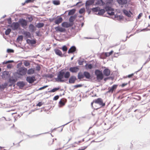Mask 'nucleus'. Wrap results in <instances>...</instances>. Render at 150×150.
<instances>
[{"label":"nucleus","instance_id":"f257e3e1","mask_svg":"<svg viewBox=\"0 0 150 150\" xmlns=\"http://www.w3.org/2000/svg\"><path fill=\"white\" fill-rule=\"evenodd\" d=\"M70 76L69 71H66L64 69L60 71L57 74V77L55 78L56 81L58 82H65L64 79H67Z\"/></svg>","mask_w":150,"mask_h":150},{"label":"nucleus","instance_id":"f03ea898","mask_svg":"<svg viewBox=\"0 0 150 150\" xmlns=\"http://www.w3.org/2000/svg\"><path fill=\"white\" fill-rule=\"evenodd\" d=\"M95 74L96 76L98 81H100L102 80L104 77L102 71L98 69H96L95 71Z\"/></svg>","mask_w":150,"mask_h":150},{"label":"nucleus","instance_id":"7ed1b4c3","mask_svg":"<svg viewBox=\"0 0 150 150\" xmlns=\"http://www.w3.org/2000/svg\"><path fill=\"white\" fill-rule=\"evenodd\" d=\"M27 69L23 67H21L17 71V74L19 75L23 76L25 75L27 73Z\"/></svg>","mask_w":150,"mask_h":150},{"label":"nucleus","instance_id":"20e7f679","mask_svg":"<svg viewBox=\"0 0 150 150\" xmlns=\"http://www.w3.org/2000/svg\"><path fill=\"white\" fill-rule=\"evenodd\" d=\"M8 26L11 27L13 30H17L19 27V23L18 22H13L11 25H8Z\"/></svg>","mask_w":150,"mask_h":150},{"label":"nucleus","instance_id":"39448f33","mask_svg":"<svg viewBox=\"0 0 150 150\" xmlns=\"http://www.w3.org/2000/svg\"><path fill=\"white\" fill-rule=\"evenodd\" d=\"M93 102L100 105L101 107H103L105 105V103L103 102V100L100 98H98L97 99L94 100Z\"/></svg>","mask_w":150,"mask_h":150},{"label":"nucleus","instance_id":"423d86ee","mask_svg":"<svg viewBox=\"0 0 150 150\" xmlns=\"http://www.w3.org/2000/svg\"><path fill=\"white\" fill-rule=\"evenodd\" d=\"M18 22L23 28H24L27 25V21L23 18L20 19Z\"/></svg>","mask_w":150,"mask_h":150},{"label":"nucleus","instance_id":"0eeeda50","mask_svg":"<svg viewBox=\"0 0 150 150\" xmlns=\"http://www.w3.org/2000/svg\"><path fill=\"white\" fill-rule=\"evenodd\" d=\"M26 81L30 83H32L35 81V76H27L26 78Z\"/></svg>","mask_w":150,"mask_h":150},{"label":"nucleus","instance_id":"6e6552de","mask_svg":"<svg viewBox=\"0 0 150 150\" xmlns=\"http://www.w3.org/2000/svg\"><path fill=\"white\" fill-rule=\"evenodd\" d=\"M117 85H114L111 87H109L108 88V91L107 92V93H112L116 89Z\"/></svg>","mask_w":150,"mask_h":150},{"label":"nucleus","instance_id":"1a4fd4ad","mask_svg":"<svg viewBox=\"0 0 150 150\" xmlns=\"http://www.w3.org/2000/svg\"><path fill=\"white\" fill-rule=\"evenodd\" d=\"M62 26L65 28H68L71 27L73 26V24L70 23H68L67 22H64L62 23Z\"/></svg>","mask_w":150,"mask_h":150},{"label":"nucleus","instance_id":"9d476101","mask_svg":"<svg viewBox=\"0 0 150 150\" xmlns=\"http://www.w3.org/2000/svg\"><path fill=\"white\" fill-rule=\"evenodd\" d=\"M76 80L77 78L75 76H72L69 79V83L70 84L74 83Z\"/></svg>","mask_w":150,"mask_h":150},{"label":"nucleus","instance_id":"9b49d317","mask_svg":"<svg viewBox=\"0 0 150 150\" xmlns=\"http://www.w3.org/2000/svg\"><path fill=\"white\" fill-rule=\"evenodd\" d=\"M17 80V78L13 76L11 77L10 76V77H9L8 82L10 83L14 84Z\"/></svg>","mask_w":150,"mask_h":150},{"label":"nucleus","instance_id":"f8f14e48","mask_svg":"<svg viewBox=\"0 0 150 150\" xmlns=\"http://www.w3.org/2000/svg\"><path fill=\"white\" fill-rule=\"evenodd\" d=\"M95 0H88L86 1V8H87L89 7V6L93 4L94 3Z\"/></svg>","mask_w":150,"mask_h":150},{"label":"nucleus","instance_id":"ddd939ff","mask_svg":"<svg viewBox=\"0 0 150 150\" xmlns=\"http://www.w3.org/2000/svg\"><path fill=\"white\" fill-rule=\"evenodd\" d=\"M79 68L77 66L71 67L69 69L70 71L72 73H76L79 70Z\"/></svg>","mask_w":150,"mask_h":150},{"label":"nucleus","instance_id":"4468645a","mask_svg":"<svg viewBox=\"0 0 150 150\" xmlns=\"http://www.w3.org/2000/svg\"><path fill=\"white\" fill-rule=\"evenodd\" d=\"M103 74L106 76H108L110 74V70L108 68H105L103 71Z\"/></svg>","mask_w":150,"mask_h":150},{"label":"nucleus","instance_id":"2eb2a0df","mask_svg":"<svg viewBox=\"0 0 150 150\" xmlns=\"http://www.w3.org/2000/svg\"><path fill=\"white\" fill-rule=\"evenodd\" d=\"M55 29L57 31L60 32L62 33H64L66 31V29L64 28L60 27L59 26L55 28Z\"/></svg>","mask_w":150,"mask_h":150},{"label":"nucleus","instance_id":"dca6fc26","mask_svg":"<svg viewBox=\"0 0 150 150\" xmlns=\"http://www.w3.org/2000/svg\"><path fill=\"white\" fill-rule=\"evenodd\" d=\"M16 85L20 88H22L25 86V84L23 81H20L17 83Z\"/></svg>","mask_w":150,"mask_h":150},{"label":"nucleus","instance_id":"f3484780","mask_svg":"<svg viewBox=\"0 0 150 150\" xmlns=\"http://www.w3.org/2000/svg\"><path fill=\"white\" fill-rule=\"evenodd\" d=\"M29 31L31 33L34 32L36 30V28L33 24H31L29 26Z\"/></svg>","mask_w":150,"mask_h":150},{"label":"nucleus","instance_id":"a211bd4d","mask_svg":"<svg viewBox=\"0 0 150 150\" xmlns=\"http://www.w3.org/2000/svg\"><path fill=\"white\" fill-rule=\"evenodd\" d=\"M54 51L55 54L59 56L62 57L63 56L64 54H62V52L59 50L57 49H55Z\"/></svg>","mask_w":150,"mask_h":150},{"label":"nucleus","instance_id":"6ab92c4d","mask_svg":"<svg viewBox=\"0 0 150 150\" xmlns=\"http://www.w3.org/2000/svg\"><path fill=\"white\" fill-rule=\"evenodd\" d=\"M123 12L126 16L129 17H131V14H132V13L131 11H128L125 9L123 10Z\"/></svg>","mask_w":150,"mask_h":150},{"label":"nucleus","instance_id":"aec40b11","mask_svg":"<svg viewBox=\"0 0 150 150\" xmlns=\"http://www.w3.org/2000/svg\"><path fill=\"white\" fill-rule=\"evenodd\" d=\"M76 50V47L74 46H72L69 50L68 52V53L69 54L72 53L74 52H75Z\"/></svg>","mask_w":150,"mask_h":150},{"label":"nucleus","instance_id":"412c9836","mask_svg":"<svg viewBox=\"0 0 150 150\" xmlns=\"http://www.w3.org/2000/svg\"><path fill=\"white\" fill-rule=\"evenodd\" d=\"M23 34L26 38H32L30 32L28 31H23Z\"/></svg>","mask_w":150,"mask_h":150},{"label":"nucleus","instance_id":"4be33fe9","mask_svg":"<svg viewBox=\"0 0 150 150\" xmlns=\"http://www.w3.org/2000/svg\"><path fill=\"white\" fill-rule=\"evenodd\" d=\"M83 76L87 79H90L91 76L90 74L88 71H85L83 72Z\"/></svg>","mask_w":150,"mask_h":150},{"label":"nucleus","instance_id":"5701e85b","mask_svg":"<svg viewBox=\"0 0 150 150\" xmlns=\"http://www.w3.org/2000/svg\"><path fill=\"white\" fill-rule=\"evenodd\" d=\"M117 3L120 5H124L127 3V0H117Z\"/></svg>","mask_w":150,"mask_h":150},{"label":"nucleus","instance_id":"b1692460","mask_svg":"<svg viewBox=\"0 0 150 150\" xmlns=\"http://www.w3.org/2000/svg\"><path fill=\"white\" fill-rule=\"evenodd\" d=\"M105 10L104 9H99L97 13L96 14L98 16H101L103 15L105 12Z\"/></svg>","mask_w":150,"mask_h":150},{"label":"nucleus","instance_id":"393cba45","mask_svg":"<svg viewBox=\"0 0 150 150\" xmlns=\"http://www.w3.org/2000/svg\"><path fill=\"white\" fill-rule=\"evenodd\" d=\"M26 41L27 43L28 44H30L31 45L35 44L36 42V40L35 39L31 40L29 39H27Z\"/></svg>","mask_w":150,"mask_h":150},{"label":"nucleus","instance_id":"a878e982","mask_svg":"<svg viewBox=\"0 0 150 150\" xmlns=\"http://www.w3.org/2000/svg\"><path fill=\"white\" fill-rule=\"evenodd\" d=\"M105 3L103 1V0H98L95 3L96 5H99L100 6H103L105 5Z\"/></svg>","mask_w":150,"mask_h":150},{"label":"nucleus","instance_id":"bb28decb","mask_svg":"<svg viewBox=\"0 0 150 150\" xmlns=\"http://www.w3.org/2000/svg\"><path fill=\"white\" fill-rule=\"evenodd\" d=\"M3 77H9L10 76V73L9 71H4L2 73Z\"/></svg>","mask_w":150,"mask_h":150},{"label":"nucleus","instance_id":"cd10ccee","mask_svg":"<svg viewBox=\"0 0 150 150\" xmlns=\"http://www.w3.org/2000/svg\"><path fill=\"white\" fill-rule=\"evenodd\" d=\"M63 21V19L61 17H59L57 19H56L54 21L56 24H59L61 23Z\"/></svg>","mask_w":150,"mask_h":150},{"label":"nucleus","instance_id":"c85d7f7f","mask_svg":"<svg viewBox=\"0 0 150 150\" xmlns=\"http://www.w3.org/2000/svg\"><path fill=\"white\" fill-rule=\"evenodd\" d=\"M66 102V99L64 98L62 99L59 102L60 107L65 105Z\"/></svg>","mask_w":150,"mask_h":150},{"label":"nucleus","instance_id":"c756f323","mask_svg":"<svg viewBox=\"0 0 150 150\" xmlns=\"http://www.w3.org/2000/svg\"><path fill=\"white\" fill-rule=\"evenodd\" d=\"M27 73L28 75H31L33 74L35 72V70L33 68H30L28 70H27Z\"/></svg>","mask_w":150,"mask_h":150},{"label":"nucleus","instance_id":"7c9ffc66","mask_svg":"<svg viewBox=\"0 0 150 150\" xmlns=\"http://www.w3.org/2000/svg\"><path fill=\"white\" fill-rule=\"evenodd\" d=\"M47 133V132H45V133H42V134H46ZM41 134H38L34 135H32L31 136H30L29 135H27V134H26L25 135L28 137L29 138H33L37 137Z\"/></svg>","mask_w":150,"mask_h":150},{"label":"nucleus","instance_id":"2f4dec72","mask_svg":"<svg viewBox=\"0 0 150 150\" xmlns=\"http://www.w3.org/2000/svg\"><path fill=\"white\" fill-rule=\"evenodd\" d=\"M76 9H73L69 11L68 15L69 16L72 15L74 14L76 11Z\"/></svg>","mask_w":150,"mask_h":150},{"label":"nucleus","instance_id":"473e14b6","mask_svg":"<svg viewBox=\"0 0 150 150\" xmlns=\"http://www.w3.org/2000/svg\"><path fill=\"white\" fill-rule=\"evenodd\" d=\"M44 24L42 23H39L36 25L35 26L38 28H41L44 26Z\"/></svg>","mask_w":150,"mask_h":150},{"label":"nucleus","instance_id":"72a5a7b5","mask_svg":"<svg viewBox=\"0 0 150 150\" xmlns=\"http://www.w3.org/2000/svg\"><path fill=\"white\" fill-rule=\"evenodd\" d=\"M85 67L86 69H91L93 68V66L91 64H86Z\"/></svg>","mask_w":150,"mask_h":150},{"label":"nucleus","instance_id":"f704fd0d","mask_svg":"<svg viewBox=\"0 0 150 150\" xmlns=\"http://www.w3.org/2000/svg\"><path fill=\"white\" fill-rule=\"evenodd\" d=\"M105 9V10L106 11H107L108 12L113 11V9L110 7L108 6H106L104 8Z\"/></svg>","mask_w":150,"mask_h":150},{"label":"nucleus","instance_id":"c9c22d12","mask_svg":"<svg viewBox=\"0 0 150 150\" xmlns=\"http://www.w3.org/2000/svg\"><path fill=\"white\" fill-rule=\"evenodd\" d=\"M59 87H57L55 88H53L52 89L48 91V93H52V92H54L58 91L59 89Z\"/></svg>","mask_w":150,"mask_h":150},{"label":"nucleus","instance_id":"e433bc0d","mask_svg":"<svg viewBox=\"0 0 150 150\" xmlns=\"http://www.w3.org/2000/svg\"><path fill=\"white\" fill-rule=\"evenodd\" d=\"M7 86L8 83H5L4 84L0 85V88L2 89L3 90H4Z\"/></svg>","mask_w":150,"mask_h":150},{"label":"nucleus","instance_id":"4c0bfd02","mask_svg":"<svg viewBox=\"0 0 150 150\" xmlns=\"http://www.w3.org/2000/svg\"><path fill=\"white\" fill-rule=\"evenodd\" d=\"M23 39V37L22 35H19L17 39H16V40L18 42H19L20 41H22Z\"/></svg>","mask_w":150,"mask_h":150},{"label":"nucleus","instance_id":"58836bf2","mask_svg":"<svg viewBox=\"0 0 150 150\" xmlns=\"http://www.w3.org/2000/svg\"><path fill=\"white\" fill-rule=\"evenodd\" d=\"M53 4L55 5H58L60 4V1L59 0H54L52 1Z\"/></svg>","mask_w":150,"mask_h":150},{"label":"nucleus","instance_id":"ea45409f","mask_svg":"<svg viewBox=\"0 0 150 150\" xmlns=\"http://www.w3.org/2000/svg\"><path fill=\"white\" fill-rule=\"evenodd\" d=\"M84 77L83 74H82L81 72H79L78 74V78L79 79H81L83 78Z\"/></svg>","mask_w":150,"mask_h":150},{"label":"nucleus","instance_id":"a19ab883","mask_svg":"<svg viewBox=\"0 0 150 150\" xmlns=\"http://www.w3.org/2000/svg\"><path fill=\"white\" fill-rule=\"evenodd\" d=\"M100 9V8L99 7H98L93 8H91V10L93 11L96 12H98Z\"/></svg>","mask_w":150,"mask_h":150},{"label":"nucleus","instance_id":"79ce46f5","mask_svg":"<svg viewBox=\"0 0 150 150\" xmlns=\"http://www.w3.org/2000/svg\"><path fill=\"white\" fill-rule=\"evenodd\" d=\"M150 61V57H149V58H148L147 60H146V61L144 63V64H143V65L142 66H143L144 65H145L147 63H148V62H149V61ZM142 67H141V68L139 69L137 71L135 72H139V71L141 70L142 69Z\"/></svg>","mask_w":150,"mask_h":150},{"label":"nucleus","instance_id":"37998d69","mask_svg":"<svg viewBox=\"0 0 150 150\" xmlns=\"http://www.w3.org/2000/svg\"><path fill=\"white\" fill-rule=\"evenodd\" d=\"M113 52V51L112 50L111 51L109 52H105V55L106 57H108L112 54Z\"/></svg>","mask_w":150,"mask_h":150},{"label":"nucleus","instance_id":"c03bdc74","mask_svg":"<svg viewBox=\"0 0 150 150\" xmlns=\"http://www.w3.org/2000/svg\"><path fill=\"white\" fill-rule=\"evenodd\" d=\"M75 20V19L73 18L72 16H71L69 19V21L70 23H71L73 24V25L74 24V21Z\"/></svg>","mask_w":150,"mask_h":150},{"label":"nucleus","instance_id":"a18cd8bd","mask_svg":"<svg viewBox=\"0 0 150 150\" xmlns=\"http://www.w3.org/2000/svg\"><path fill=\"white\" fill-rule=\"evenodd\" d=\"M11 31V29L10 28H8L5 32V34L6 35H8Z\"/></svg>","mask_w":150,"mask_h":150},{"label":"nucleus","instance_id":"49530a36","mask_svg":"<svg viewBox=\"0 0 150 150\" xmlns=\"http://www.w3.org/2000/svg\"><path fill=\"white\" fill-rule=\"evenodd\" d=\"M84 61V59H79L78 61L79 64L80 65H83Z\"/></svg>","mask_w":150,"mask_h":150},{"label":"nucleus","instance_id":"de8ad7c7","mask_svg":"<svg viewBox=\"0 0 150 150\" xmlns=\"http://www.w3.org/2000/svg\"><path fill=\"white\" fill-rule=\"evenodd\" d=\"M85 11V10L84 8H81L79 11V13L80 14H82Z\"/></svg>","mask_w":150,"mask_h":150},{"label":"nucleus","instance_id":"09e8293b","mask_svg":"<svg viewBox=\"0 0 150 150\" xmlns=\"http://www.w3.org/2000/svg\"><path fill=\"white\" fill-rule=\"evenodd\" d=\"M62 49L63 52H66L67 50V48L66 45H64L62 47Z\"/></svg>","mask_w":150,"mask_h":150},{"label":"nucleus","instance_id":"8fccbe9b","mask_svg":"<svg viewBox=\"0 0 150 150\" xmlns=\"http://www.w3.org/2000/svg\"><path fill=\"white\" fill-rule=\"evenodd\" d=\"M23 63L25 66L26 67H28L30 65V63L27 61H25Z\"/></svg>","mask_w":150,"mask_h":150},{"label":"nucleus","instance_id":"3c124183","mask_svg":"<svg viewBox=\"0 0 150 150\" xmlns=\"http://www.w3.org/2000/svg\"><path fill=\"white\" fill-rule=\"evenodd\" d=\"M83 85L81 84H78L74 85V87L75 88H77L79 87H81L83 86Z\"/></svg>","mask_w":150,"mask_h":150},{"label":"nucleus","instance_id":"603ef678","mask_svg":"<svg viewBox=\"0 0 150 150\" xmlns=\"http://www.w3.org/2000/svg\"><path fill=\"white\" fill-rule=\"evenodd\" d=\"M134 74L133 73L132 74H129V75H128V76H124L123 78L124 79L126 78L127 77H128L129 78H131L134 75Z\"/></svg>","mask_w":150,"mask_h":150},{"label":"nucleus","instance_id":"864d4df0","mask_svg":"<svg viewBox=\"0 0 150 150\" xmlns=\"http://www.w3.org/2000/svg\"><path fill=\"white\" fill-rule=\"evenodd\" d=\"M7 52L9 53H13L14 50L12 49H8L7 50Z\"/></svg>","mask_w":150,"mask_h":150},{"label":"nucleus","instance_id":"5fc2aeb1","mask_svg":"<svg viewBox=\"0 0 150 150\" xmlns=\"http://www.w3.org/2000/svg\"><path fill=\"white\" fill-rule=\"evenodd\" d=\"M48 85H45V86H43L39 88L38 89V91L41 90L43 89L46 88L47 87H48Z\"/></svg>","mask_w":150,"mask_h":150},{"label":"nucleus","instance_id":"6e6d98bb","mask_svg":"<svg viewBox=\"0 0 150 150\" xmlns=\"http://www.w3.org/2000/svg\"><path fill=\"white\" fill-rule=\"evenodd\" d=\"M7 20L8 21V23L9 24H11L12 21H11V18L10 17L8 18L7 19Z\"/></svg>","mask_w":150,"mask_h":150},{"label":"nucleus","instance_id":"4d7b16f0","mask_svg":"<svg viewBox=\"0 0 150 150\" xmlns=\"http://www.w3.org/2000/svg\"><path fill=\"white\" fill-rule=\"evenodd\" d=\"M111 12L109 11L107 12V13L110 16H112L114 15V12L112 11Z\"/></svg>","mask_w":150,"mask_h":150},{"label":"nucleus","instance_id":"13d9d810","mask_svg":"<svg viewBox=\"0 0 150 150\" xmlns=\"http://www.w3.org/2000/svg\"><path fill=\"white\" fill-rule=\"evenodd\" d=\"M59 96L58 95H57L55 96L53 98V100H56L59 99Z\"/></svg>","mask_w":150,"mask_h":150},{"label":"nucleus","instance_id":"bf43d9fd","mask_svg":"<svg viewBox=\"0 0 150 150\" xmlns=\"http://www.w3.org/2000/svg\"><path fill=\"white\" fill-rule=\"evenodd\" d=\"M35 0H26L25 3H28L30 2H33Z\"/></svg>","mask_w":150,"mask_h":150},{"label":"nucleus","instance_id":"052dcab7","mask_svg":"<svg viewBox=\"0 0 150 150\" xmlns=\"http://www.w3.org/2000/svg\"><path fill=\"white\" fill-rule=\"evenodd\" d=\"M54 142V139H51V140L49 141V142L48 143L49 145H51Z\"/></svg>","mask_w":150,"mask_h":150},{"label":"nucleus","instance_id":"680f3d73","mask_svg":"<svg viewBox=\"0 0 150 150\" xmlns=\"http://www.w3.org/2000/svg\"><path fill=\"white\" fill-rule=\"evenodd\" d=\"M113 1V0H109L106 3L107 5H108L111 4Z\"/></svg>","mask_w":150,"mask_h":150},{"label":"nucleus","instance_id":"e2e57ef3","mask_svg":"<svg viewBox=\"0 0 150 150\" xmlns=\"http://www.w3.org/2000/svg\"><path fill=\"white\" fill-rule=\"evenodd\" d=\"M13 60H8V61H7L6 62H4L2 63L3 64H6L8 63L9 62H13Z\"/></svg>","mask_w":150,"mask_h":150},{"label":"nucleus","instance_id":"0e129e2a","mask_svg":"<svg viewBox=\"0 0 150 150\" xmlns=\"http://www.w3.org/2000/svg\"><path fill=\"white\" fill-rule=\"evenodd\" d=\"M35 33L37 36H41V35L40 34V31H36Z\"/></svg>","mask_w":150,"mask_h":150},{"label":"nucleus","instance_id":"69168bd1","mask_svg":"<svg viewBox=\"0 0 150 150\" xmlns=\"http://www.w3.org/2000/svg\"><path fill=\"white\" fill-rule=\"evenodd\" d=\"M86 9H87V12H88V14H90L91 12V9H90L89 7Z\"/></svg>","mask_w":150,"mask_h":150},{"label":"nucleus","instance_id":"338daca9","mask_svg":"<svg viewBox=\"0 0 150 150\" xmlns=\"http://www.w3.org/2000/svg\"><path fill=\"white\" fill-rule=\"evenodd\" d=\"M42 102H39L38 104L36 105V106L40 107L42 105Z\"/></svg>","mask_w":150,"mask_h":150},{"label":"nucleus","instance_id":"774afa93","mask_svg":"<svg viewBox=\"0 0 150 150\" xmlns=\"http://www.w3.org/2000/svg\"><path fill=\"white\" fill-rule=\"evenodd\" d=\"M36 69L38 71H39L40 69V67L39 66H37L36 67Z\"/></svg>","mask_w":150,"mask_h":150}]
</instances>
